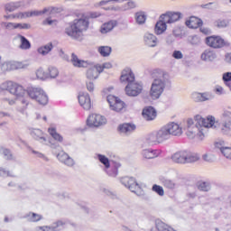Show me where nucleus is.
Instances as JSON below:
<instances>
[{"instance_id":"f257e3e1","label":"nucleus","mask_w":231,"mask_h":231,"mask_svg":"<svg viewBox=\"0 0 231 231\" xmlns=\"http://www.w3.org/2000/svg\"><path fill=\"white\" fill-rule=\"evenodd\" d=\"M0 91H8L11 95L16 97V98H23L27 94L31 100H34L40 106H46L49 102L48 94L42 88L29 87L27 89H24V87L13 81L2 83L0 85Z\"/></svg>"},{"instance_id":"f03ea898","label":"nucleus","mask_w":231,"mask_h":231,"mask_svg":"<svg viewBox=\"0 0 231 231\" xmlns=\"http://www.w3.org/2000/svg\"><path fill=\"white\" fill-rule=\"evenodd\" d=\"M194 120L196 123H194ZM216 129V119L214 116H208L203 118V116L197 115L194 119L187 120V131L186 135L189 140H194L197 136L199 140L202 141L205 138V134L203 131L205 129Z\"/></svg>"},{"instance_id":"7ed1b4c3","label":"nucleus","mask_w":231,"mask_h":231,"mask_svg":"<svg viewBox=\"0 0 231 231\" xmlns=\"http://www.w3.org/2000/svg\"><path fill=\"white\" fill-rule=\"evenodd\" d=\"M152 79L153 80L150 88V97L152 100H158L163 95V91L172 86L171 75L162 69H155L152 71Z\"/></svg>"},{"instance_id":"20e7f679","label":"nucleus","mask_w":231,"mask_h":231,"mask_svg":"<svg viewBox=\"0 0 231 231\" xmlns=\"http://www.w3.org/2000/svg\"><path fill=\"white\" fill-rule=\"evenodd\" d=\"M88 26L89 21H88V18L76 19L66 27L65 33L71 39H80Z\"/></svg>"},{"instance_id":"39448f33","label":"nucleus","mask_w":231,"mask_h":231,"mask_svg":"<svg viewBox=\"0 0 231 231\" xmlns=\"http://www.w3.org/2000/svg\"><path fill=\"white\" fill-rule=\"evenodd\" d=\"M199 153L187 150L176 152L171 155V161L180 165H185V163H196V162H199Z\"/></svg>"},{"instance_id":"423d86ee","label":"nucleus","mask_w":231,"mask_h":231,"mask_svg":"<svg viewBox=\"0 0 231 231\" xmlns=\"http://www.w3.org/2000/svg\"><path fill=\"white\" fill-rule=\"evenodd\" d=\"M30 134L33 140H36V142H39L42 145H47L51 149H57V147H59V143L51 142V139L46 136V134L39 128H32Z\"/></svg>"},{"instance_id":"0eeeda50","label":"nucleus","mask_w":231,"mask_h":231,"mask_svg":"<svg viewBox=\"0 0 231 231\" xmlns=\"http://www.w3.org/2000/svg\"><path fill=\"white\" fill-rule=\"evenodd\" d=\"M161 130L166 141L171 140V136H181V134H183V128L175 122L168 123L163 125Z\"/></svg>"},{"instance_id":"6e6552de","label":"nucleus","mask_w":231,"mask_h":231,"mask_svg":"<svg viewBox=\"0 0 231 231\" xmlns=\"http://www.w3.org/2000/svg\"><path fill=\"white\" fill-rule=\"evenodd\" d=\"M97 160L102 163L105 167V172L111 176L112 178H116L118 176V169H120V163L115 162L111 164L109 159L106 155L97 154Z\"/></svg>"},{"instance_id":"1a4fd4ad","label":"nucleus","mask_w":231,"mask_h":231,"mask_svg":"<svg viewBox=\"0 0 231 231\" xmlns=\"http://www.w3.org/2000/svg\"><path fill=\"white\" fill-rule=\"evenodd\" d=\"M121 183L126 187V189H129L131 192L136 194V196H145V191L142 189V185L136 181V179L133 177H124L121 179Z\"/></svg>"},{"instance_id":"9d476101","label":"nucleus","mask_w":231,"mask_h":231,"mask_svg":"<svg viewBox=\"0 0 231 231\" xmlns=\"http://www.w3.org/2000/svg\"><path fill=\"white\" fill-rule=\"evenodd\" d=\"M164 142H167V140L165 139V135H163V132L162 131V128L159 130L151 132L150 134H146V136L144 137V143L146 145H149L150 147H152V145H160Z\"/></svg>"},{"instance_id":"9b49d317","label":"nucleus","mask_w":231,"mask_h":231,"mask_svg":"<svg viewBox=\"0 0 231 231\" xmlns=\"http://www.w3.org/2000/svg\"><path fill=\"white\" fill-rule=\"evenodd\" d=\"M30 66L27 62L21 61H5L1 65V69L4 73L6 71H14L15 69H26Z\"/></svg>"},{"instance_id":"f8f14e48","label":"nucleus","mask_w":231,"mask_h":231,"mask_svg":"<svg viewBox=\"0 0 231 231\" xmlns=\"http://www.w3.org/2000/svg\"><path fill=\"white\" fill-rule=\"evenodd\" d=\"M106 124H107V119L98 114H92L87 119L88 127H100V125H106Z\"/></svg>"},{"instance_id":"ddd939ff","label":"nucleus","mask_w":231,"mask_h":231,"mask_svg":"<svg viewBox=\"0 0 231 231\" xmlns=\"http://www.w3.org/2000/svg\"><path fill=\"white\" fill-rule=\"evenodd\" d=\"M143 86L141 83L133 81L125 87V93L128 97H138L142 93Z\"/></svg>"},{"instance_id":"4468645a","label":"nucleus","mask_w":231,"mask_h":231,"mask_svg":"<svg viewBox=\"0 0 231 231\" xmlns=\"http://www.w3.org/2000/svg\"><path fill=\"white\" fill-rule=\"evenodd\" d=\"M106 100L112 111H116V113H119V111H122L123 108L125 106V104L124 103V101L120 100V98L113 95L107 96Z\"/></svg>"},{"instance_id":"2eb2a0df","label":"nucleus","mask_w":231,"mask_h":231,"mask_svg":"<svg viewBox=\"0 0 231 231\" xmlns=\"http://www.w3.org/2000/svg\"><path fill=\"white\" fill-rule=\"evenodd\" d=\"M206 44L209 48H223L225 46V40L221 36H209L206 38Z\"/></svg>"},{"instance_id":"dca6fc26","label":"nucleus","mask_w":231,"mask_h":231,"mask_svg":"<svg viewBox=\"0 0 231 231\" xmlns=\"http://www.w3.org/2000/svg\"><path fill=\"white\" fill-rule=\"evenodd\" d=\"M79 106L83 107L86 111H89L91 109V97L88 93H80L78 97Z\"/></svg>"},{"instance_id":"f3484780","label":"nucleus","mask_w":231,"mask_h":231,"mask_svg":"<svg viewBox=\"0 0 231 231\" xmlns=\"http://www.w3.org/2000/svg\"><path fill=\"white\" fill-rule=\"evenodd\" d=\"M215 147L219 149L223 156L227 160H231V148L225 146V141L217 140L215 142Z\"/></svg>"},{"instance_id":"a211bd4d","label":"nucleus","mask_w":231,"mask_h":231,"mask_svg":"<svg viewBox=\"0 0 231 231\" xmlns=\"http://www.w3.org/2000/svg\"><path fill=\"white\" fill-rule=\"evenodd\" d=\"M87 69L86 77L88 80H97L98 79V75H100V70H98V65H92L90 63L89 67Z\"/></svg>"},{"instance_id":"6ab92c4d","label":"nucleus","mask_w":231,"mask_h":231,"mask_svg":"<svg viewBox=\"0 0 231 231\" xmlns=\"http://www.w3.org/2000/svg\"><path fill=\"white\" fill-rule=\"evenodd\" d=\"M57 158L59 162L63 163L64 165H67V167H73L75 165V160L71 158L66 152H60L57 154Z\"/></svg>"},{"instance_id":"aec40b11","label":"nucleus","mask_w":231,"mask_h":231,"mask_svg":"<svg viewBox=\"0 0 231 231\" xmlns=\"http://www.w3.org/2000/svg\"><path fill=\"white\" fill-rule=\"evenodd\" d=\"M143 42L148 48H156L158 46V38L150 32H146L143 35Z\"/></svg>"},{"instance_id":"412c9836","label":"nucleus","mask_w":231,"mask_h":231,"mask_svg":"<svg viewBox=\"0 0 231 231\" xmlns=\"http://www.w3.org/2000/svg\"><path fill=\"white\" fill-rule=\"evenodd\" d=\"M120 80L125 84H132L133 82H134V73H133V70H131V69H125L122 71Z\"/></svg>"},{"instance_id":"4be33fe9","label":"nucleus","mask_w":231,"mask_h":231,"mask_svg":"<svg viewBox=\"0 0 231 231\" xmlns=\"http://www.w3.org/2000/svg\"><path fill=\"white\" fill-rule=\"evenodd\" d=\"M191 98L194 100V102H207L208 100H212L213 97L209 92H194L191 95Z\"/></svg>"},{"instance_id":"5701e85b","label":"nucleus","mask_w":231,"mask_h":231,"mask_svg":"<svg viewBox=\"0 0 231 231\" xmlns=\"http://www.w3.org/2000/svg\"><path fill=\"white\" fill-rule=\"evenodd\" d=\"M143 118L146 120L147 122H151L152 120H155L156 118V109L152 106H146L143 109Z\"/></svg>"},{"instance_id":"b1692460","label":"nucleus","mask_w":231,"mask_h":231,"mask_svg":"<svg viewBox=\"0 0 231 231\" xmlns=\"http://www.w3.org/2000/svg\"><path fill=\"white\" fill-rule=\"evenodd\" d=\"M70 62L74 68H89L90 66L89 61L79 59V56H77L75 53L71 54Z\"/></svg>"},{"instance_id":"393cba45","label":"nucleus","mask_w":231,"mask_h":231,"mask_svg":"<svg viewBox=\"0 0 231 231\" xmlns=\"http://www.w3.org/2000/svg\"><path fill=\"white\" fill-rule=\"evenodd\" d=\"M142 154L146 160H154V158H158V156L162 154V150H154L152 148L144 149L143 150Z\"/></svg>"},{"instance_id":"a878e982","label":"nucleus","mask_w":231,"mask_h":231,"mask_svg":"<svg viewBox=\"0 0 231 231\" xmlns=\"http://www.w3.org/2000/svg\"><path fill=\"white\" fill-rule=\"evenodd\" d=\"M2 26L5 28V30H28L30 28V24L28 23H6L4 22Z\"/></svg>"},{"instance_id":"bb28decb","label":"nucleus","mask_w":231,"mask_h":231,"mask_svg":"<svg viewBox=\"0 0 231 231\" xmlns=\"http://www.w3.org/2000/svg\"><path fill=\"white\" fill-rule=\"evenodd\" d=\"M217 57L214 51L205 50L200 55V60H203V62H213V60H216Z\"/></svg>"},{"instance_id":"cd10ccee","label":"nucleus","mask_w":231,"mask_h":231,"mask_svg":"<svg viewBox=\"0 0 231 231\" xmlns=\"http://www.w3.org/2000/svg\"><path fill=\"white\" fill-rule=\"evenodd\" d=\"M181 17V13H173L171 14H162L161 19H163L167 24H172V23H176V21H180Z\"/></svg>"},{"instance_id":"c85d7f7f","label":"nucleus","mask_w":231,"mask_h":231,"mask_svg":"<svg viewBox=\"0 0 231 231\" xmlns=\"http://www.w3.org/2000/svg\"><path fill=\"white\" fill-rule=\"evenodd\" d=\"M201 24H203V21L196 16H191L188 21H186V26L191 29L199 28Z\"/></svg>"},{"instance_id":"c756f323","label":"nucleus","mask_w":231,"mask_h":231,"mask_svg":"<svg viewBox=\"0 0 231 231\" xmlns=\"http://www.w3.org/2000/svg\"><path fill=\"white\" fill-rule=\"evenodd\" d=\"M118 129L123 134H131L136 129V125L133 124H123L119 125Z\"/></svg>"},{"instance_id":"7c9ffc66","label":"nucleus","mask_w":231,"mask_h":231,"mask_svg":"<svg viewBox=\"0 0 231 231\" xmlns=\"http://www.w3.org/2000/svg\"><path fill=\"white\" fill-rule=\"evenodd\" d=\"M165 30H167V22L162 18V20L156 23L154 32L156 35H162Z\"/></svg>"},{"instance_id":"2f4dec72","label":"nucleus","mask_w":231,"mask_h":231,"mask_svg":"<svg viewBox=\"0 0 231 231\" xmlns=\"http://www.w3.org/2000/svg\"><path fill=\"white\" fill-rule=\"evenodd\" d=\"M160 181L165 189H169V190H174L176 189V182L171 179H167L165 177H161Z\"/></svg>"},{"instance_id":"473e14b6","label":"nucleus","mask_w":231,"mask_h":231,"mask_svg":"<svg viewBox=\"0 0 231 231\" xmlns=\"http://www.w3.org/2000/svg\"><path fill=\"white\" fill-rule=\"evenodd\" d=\"M27 221L30 223H37L42 219V215L33 213V212H29L28 214L24 215L23 217Z\"/></svg>"},{"instance_id":"72a5a7b5","label":"nucleus","mask_w":231,"mask_h":231,"mask_svg":"<svg viewBox=\"0 0 231 231\" xmlns=\"http://www.w3.org/2000/svg\"><path fill=\"white\" fill-rule=\"evenodd\" d=\"M116 26V21H109L101 26V33H109Z\"/></svg>"},{"instance_id":"f704fd0d","label":"nucleus","mask_w":231,"mask_h":231,"mask_svg":"<svg viewBox=\"0 0 231 231\" xmlns=\"http://www.w3.org/2000/svg\"><path fill=\"white\" fill-rule=\"evenodd\" d=\"M136 8V2L129 1L122 5V7H114L112 10H122L123 12H127V10H133Z\"/></svg>"},{"instance_id":"c9c22d12","label":"nucleus","mask_w":231,"mask_h":231,"mask_svg":"<svg viewBox=\"0 0 231 231\" xmlns=\"http://www.w3.org/2000/svg\"><path fill=\"white\" fill-rule=\"evenodd\" d=\"M53 50V44L52 43H47L46 45H43L40 48H38L37 51L40 55H48L50 51Z\"/></svg>"},{"instance_id":"e433bc0d","label":"nucleus","mask_w":231,"mask_h":231,"mask_svg":"<svg viewBox=\"0 0 231 231\" xmlns=\"http://www.w3.org/2000/svg\"><path fill=\"white\" fill-rule=\"evenodd\" d=\"M18 39H20V48L21 50H30V48H32V43H30V41H28V39H26V37L19 34L18 35Z\"/></svg>"},{"instance_id":"4c0bfd02","label":"nucleus","mask_w":231,"mask_h":231,"mask_svg":"<svg viewBox=\"0 0 231 231\" xmlns=\"http://www.w3.org/2000/svg\"><path fill=\"white\" fill-rule=\"evenodd\" d=\"M97 51L101 55V57H109V55H111V52L113 51V49L109 46H99L97 48Z\"/></svg>"},{"instance_id":"58836bf2","label":"nucleus","mask_w":231,"mask_h":231,"mask_svg":"<svg viewBox=\"0 0 231 231\" xmlns=\"http://www.w3.org/2000/svg\"><path fill=\"white\" fill-rule=\"evenodd\" d=\"M5 12H15V10L21 8V2H11L5 5Z\"/></svg>"},{"instance_id":"ea45409f","label":"nucleus","mask_w":231,"mask_h":231,"mask_svg":"<svg viewBox=\"0 0 231 231\" xmlns=\"http://www.w3.org/2000/svg\"><path fill=\"white\" fill-rule=\"evenodd\" d=\"M220 133L225 136H231V125L220 123Z\"/></svg>"},{"instance_id":"a19ab883","label":"nucleus","mask_w":231,"mask_h":231,"mask_svg":"<svg viewBox=\"0 0 231 231\" xmlns=\"http://www.w3.org/2000/svg\"><path fill=\"white\" fill-rule=\"evenodd\" d=\"M66 225V221L58 220L54 222L51 226H48V231H60V227Z\"/></svg>"},{"instance_id":"79ce46f5","label":"nucleus","mask_w":231,"mask_h":231,"mask_svg":"<svg viewBox=\"0 0 231 231\" xmlns=\"http://www.w3.org/2000/svg\"><path fill=\"white\" fill-rule=\"evenodd\" d=\"M48 133L51 134V136L56 140L57 142H62L64 140V138L62 137V135H60V134L57 133V129L53 128V127H50L48 129Z\"/></svg>"},{"instance_id":"37998d69","label":"nucleus","mask_w":231,"mask_h":231,"mask_svg":"<svg viewBox=\"0 0 231 231\" xmlns=\"http://www.w3.org/2000/svg\"><path fill=\"white\" fill-rule=\"evenodd\" d=\"M135 21L137 24H145V21H147V16L143 12H138L135 14Z\"/></svg>"},{"instance_id":"c03bdc74","label":"nucleus","mask_w":231,"mask_h":231,"mask_svg":"<svg viewBox=\"0 0 231 231\" xmlns=\"http://www.w3.org/2000/svg\"><path fill=\"white\" fill-rule=\"evenodd\" d=\"M36 77L37 79H40V80H46V79H50V74L40 68L36 70Z\"/></svg>"},{"instance_id":"a18cd8bd","label":"nucleus","mask_w":231,"mask_h":231,"mask_svg":"<svg viewBox=\"0 0 231 231\" xmlns=\"http://www.w3.org/2000/svg\"><path fill=\"white\" fill-rule=\"evenodd\" d=\"M0 177L1 178H15L14 171H10L5 168H0Z\"/></svg>"},{"instance_id":"49530a36","label":"nucleus","mask_w":231,"mask_h":231,"mask_svg":"<svg viewBox=\"0 0 231 231\" xmlns=\"http://www.w3.org/2000/svg\"><path fill=\"white\" fill-rule=\"evenodd\" d=\"M222 124H227L231 125V112L230 111H225L222 115L221 118Z\"/></svg>"},{"instance_id":"de8ad7c7","label":"nucleus","mask_w":231,"mask_h":231,"mask_svg":"<svg viewBox=\"0 0 231 231\" xmlns=\"http://www.w3.org/2000/svg\"><path fill=\"white\" fill-rule=\"evenodd\" d=\"M197 189L199 190H201L202 192H208V190H210L211 187L208 182H199L197 184Z\"/></svg>"},{"instance_id":"09e8293b","label":"nucleus","mask_w":231,"mask_h":231,"mask_svg":"<svg viewBox=\"0 0 231 231\" xmlns=\"http://www.w3.org/2000/svg\"><path fill=\"white\" fill-rule=\"evenodd\" d=\"M47 73L49 79H57V77H59V69L55 67H49Z\"/></svg>"},{"instance_id":"8fccbe9b","label":"nucleus","mask_w":231,"mask_h":231,"mask_svg":"<svg viewBox=\"0 0 231 231\" xmlns=\"http://www.w3.org/2000/svg\"><path fill=\"white\" fill-rule=\"evenodd\" d=\"M196 196H198V190L196 189V187H189L188 189L187 198L189 199H194Z\"/></svg>"},{"instance_id":"3c124183","label":"nucleus","mask_w":231,"mask_h":231,"mask_svg":"<svg viewBox=\"0 0 231 231\" xmlns=\"http://www.w3.org/2000/svg\"><path fill=\"white\" fill-rule=\"evenodd\" d=\"M153 192H156V194H158V196H165V190H163V187L158 185V184H154L152 188Z\"/></svg>"},{"instance_id":"603ef678","label":"nucleus","mask_w":231,"mask_h":231,"mask_svg":"<svg viewBox=\"0 0 231 231\" xmlns=\"http://www.w3.org/2000/svg\"><path fill=\"white\" fill-rule=\"evenodd\" d=\"M217 28H226L228 26V21L218 19L214 23Z\"/></svg>"},{"instance_id":"864d4df0","label":"nucleus","mask_w":231,"mask_h":231,"mask_svg":"<svg viewBox=\"0 0 231 231\" xmlns=\"http://www.w3.org/2000/svg\"><path fill=\"white\" fill-rule=\"evenodd\" d=\"M202 160H204V162H208V163H213V162H216V156L211 153H205L202 156Z\"/></svg>"},{"instance_id":"5fc2aeb1","label":"nucleus","mask_w":231,"mask_h":231,"mask_svg":"<svg viewBox=\"0 0 231 231\" xmlns=\"http://www.w3.org/2000/svg\"><path fill=\"white\" fill-rule=\"evenodd\" d=\"M111 68H113V64H111V62H105L102 65L97 64V69L101 73L104 71V69H111Z\"/></svg>"},{"instance_id":"6e6d98bb","label":"nucleus","mask_w":231,"mask_h":231,"mask_svg":"<svg viewBox=\"0 0 231 231\" xmlns=\"http://www.w3.org/2000/svg\"><path fill=\"white\" fill-rule=\"evenodd\" d=\"M8 187L11 189V190H24V187L11 181L8 183Z\"/></svg>"},{"instance_id":"4d7b16f0","label":"nucleus","mask_w":231,"mask_h":231,"mask_svg":"<svg viewBox=\"0 0 231 231\" xmlns=\"http://www.w3.org/2000/svg\"><path fill=\"white\" fill-rule=\"evenodd\" d=\"M47 12H50L49 8H44L42 11H31V17H39V15H44Z\"/></svg>"},{"instance_id":"13d9d810","label":"nucleus","mask_w":231,"mask_h":231,"mask_svg":"<svg viewBox=\"0 0 231 231\" xmlns=\"http://www.w3.org/2000/svg\"><path fill=\"white\" fill-rule=\"evenodd\" d=\"M1 152L4 155V158L5 160H12L13 155H12V152H10V150L3 148L1 150Z\"/></svg>"},{"instance_id":"bf43d9fd","label":"nucleus","mask_w":231,"mask_h":231,"mask_svg":"<svg viewBox=\"0 0 231 231\" xmlns=\"http://www.w3.org/2000/svg\"><path fill=\"white\" fill-rule=\"evenodd\" d=\"M189 42L193 46H198L201 43V40L199 39V37L194 35L189 38Z\"/></svg>"},{"instance_id":"052dcab7","label":"nucleus","mask_w":231,"mask_h":231,"mask_svg":"<svg viewBox=\"0 0 231 231\" xmlns=\"http://www.w3.org/2000/svg\"><path fill=\"white\" fill-rule=\"evenodd\" d=\"M172 57H173V59L180 60L183 59V53L181 52V51H174L172 53Z\"/></svg>"},{"instance_id":"680f3d73","label":"nucleus","mask_w":231,"mask_h":231,"mask_svg":"<svg viewBox=\"0 0 231 231\" xmlns=\"http://www.w3.org/2000/svg\"><path fill=\"white\" fill-rule=\"evenodd\" d=\"M22 104L23 106V108H18V111H20V113L24 114L26 111V107H28V105L30 104V102L26 99H23Z\"/></svg>"},{"instance_id":"e2e57ef3","label":"nucleus","mask_w":231,"mask_h":231,"mask_svg":"<svg viewBox=\"0 0 231 231\" xmlns=\"http://www.w3.org/2000/svg\"><path fill=\"white\" fill-rule=\"evenodd\" d=\"M215 93L217 95H225L226 92L225 91V88H223V87L217 85L215 87Z\"/></svg>"},{"instance_id":"0e129e2a","label":"nucleus","mask_w":231,"mask_h":231,"mask_svg":"<svg viewBox=\"0 0 231 231\" xmlns=\"http://www.w3.org/2000/svg\"><path fill=\"white\" fill-rule=\"evenodd\" d=\"M223 80L226 84H228L229 82H231V72H226L223 74Z\"/></svg>"},{"instance_id":"69168bd1","label":"nucleus","mask_w":231,"mask_h":231,"mask_svg":"<svg viewBox=\"0 0 231 231\" xmlns=\"http://www.w3.org/2000/svg\"><path fill=\"white\" fill-rule=\"evenodd\" d=\"M87 89L89 93H93L95 91V84L92 81L87 82Z\"/></svg>"},{"instance_id":"338daca9","label":"nucleus","mask_w":231,"mask_h":231,"mask_svg":"<svg viewBox=\"0 0 231 231\" xmlns=\"http://www.w3.org/2000/svg\"><path fill=\"white\" fill-rule=\"evenodd\" d=\"M201 33H204V35H210L212 33V31L208 27H200Z\"/></svg>"},{"instance_id":"774afa93","label":"nucleus","mask_w":231,"mask_h":231,"mask_svg":"<svg viewBox=\"0 0 231 231\" xmlns=\"http://www.w3.org/2000/svg\"><path fill=\"white\" fill-rule=\"evenodd\" d=\"M35 231H48V226H37Z\"/></svg>"}]
</instances>
